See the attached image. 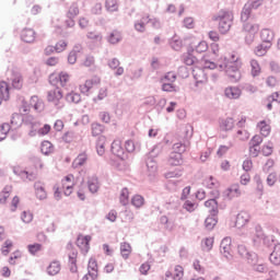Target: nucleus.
<instances>
[{
  "mask_svg": "<svg viewBox=\"0 0 280 280\" xmlns=\"http://www.w3.org/2000/svg\"><path fill=\"white\" fill-rule=\"evenodd\" d=\"M205 69H219V71H225L229 78L232 79V82H240L242 80V59L237 57V55L232 54L230 58H224V62L220 63L219 66L212 61H205Z\"/></svg>",
  "mask_w": 280,
  "mask_h": 280,
  "instance_id": "1",
  "label": "nucleus"
},
{
  "mask_svg": "<svg viewBox=\"0 0 280 280\" xmlns=\"http://www.w3.org/2000/svg\"><path fill=\"white\" fill-rule=\"evenodd\" d=\"M233 12L230 10H220L215 15L212 16V21L219 23L218 28L220 34H229L233 26Z\"/></svg>",
  "mask_w": 280,
  "mask_h": 280,
  "instance_id": "2",
  "label": "nucleus"
},
{
  "mask_svg": "<svg viewBox=\"0 0 280 280\" xmlns=\"http://www.w3.org/2000/svg\"><path fill=\"white\" fill-rule=\"evenodd\" d=\"M264 0H253V1H247L241 12V21L243 23H246L248 19H250V14H253V10H257L262 5Z\"/></svg>",
  "mask_w": 280,
  "mask_h": 280,
  "instance_id": "3",
  "label": "nucleus"
},
{
  "mask_svg": "<svg viewBox=\"0 0 280 280\" xmlns=\"http://www.w3.org/2000/svg\"><path fill=\"white\" fill-rule=\"evenodd\" d=\"M21 116L19 114H15L12 116L11 125L8 122H4L0 127V141H4V139L8 137V132L11 130H16L21 126V124L16 122V119H19Z\"/></svg>",
  "mask_w": 280,
  "mask_h": 280,
  "instance_id": "4",
  "label": "nucleus"
},
{
  "mask_svg": "<svg viewBox=\"0 0 280 280\" xmlns=\"http://www.w3.org/2000/svg\"><path fill=\"white\" fill-rule=\"evenodd\" d=\"M156 150H161V145H155L151 151V155L145 160L148 176H156V172L159 171V164L154 159V152H156Z\"/></svg>",
  "mask_w": 280,
  "mask_h": 280,
  "instance_id": "5",
  "label": "nucleus"
},
{
  "mask_svg": "<svg viewBox=\"0 0 280 280\" xmlns=\"http://www.w3.org/2000/svg\"><path fill=\"white\" fill-rule=\"evenodd\" d=\"M80 14V7L78 5V2H72L69 7L67 13H66V25L68 27H75V19Z\"/></svg>",
  "mask_w": 280,
  "mask_h": 280,
  "instance_id": "6",
  "label": "nucleus"
},
{
  "mask_svg": "<svg viewBox=\"0 0 280 280\" xmlns=\"http://www.w3.org/2000/svg\"><path fill=\"white\" fill-rule=\"evenodd\" d=\"M62 100V91L59 88H55L54 90L48 91L47 101L50 104H54L56 108H62L65 104L60 102Z\"/></svg>",
  "mask_w": 280,
  "mask_h": 280,
  "instance_id": "7",
  "label": "nucleus"
},
{
  "mask_svg": "<svg viewBox=\"0 0 280 280\" xmlns=\"http://www.w3.org/2000/svg\"><path fill=\"white\" fill-rule=\"evenodd\" d=\"M232 244L233 241L230 236H226L221 241L220 253L223 257H225V259H231L233 257V255H231Z\"/></svg>",
  "mask_w": 280,
  "mask_h": 280,
  "instance_id": "8",
  "label": "nucleus"
},
{
  "mask_svg": "<svg viewBox=\"0 0 280 280\" xmlns=\"http://www.w3.org/2000/svg\"><path fill=\"white\" fill-rule=\"evenodd\" d=\"M237 253L243 259L247 260V264H255L257 261V254L254 252H249L245 245L237 246Z\"/></svg>",
  "mask_w": 280,
  "mask_h": 280,
  "instance_id": "9",
  "label": "nucleus"
},
{
  "mask_svg": "<svg viewBox=\"0 0 280 280\" xmlns=\"http://www.w3.org/2000/svg\"><path fill=\"white\" fill-rule=\"evenodd\" d=\"M244 32L248 33L247 36H245V40L248 45L255 40V34L259 32V25L258 24H252V23H245L243 25Z\"/></svg>",
  "mask_w": 280,
  "mask_h": 280,
  "instance_id": "10",
  "label": "nucleus"
},
{
  "mask_svg": "<svg viewBox=\"0 0 280 280\" xmlns=\"http://www.w3.org/2000/svg\"><path fill=\"white\" fill-rule=\"evenodd\" d=\"M112 154L120 159V161H126L128 159V154H126V151L121 145V140H114L112 142Z\"/></svg>",
  "mask_w": 280,
  "mask_h": 280,
  "instance_id": "11",
  "label": "nucleus"
},
{
  "mask_svg": "<svg viewBox=\"0 0 280 280\" xmlns=\"http://www.w3.org/2000/svg\"><path fill=\"white\" fill-rule=\"evenodd\" d=\"M242 190H240V184H232L228 189L223 191L225 200H233V198H240Z\"/></svg>",
  "mask_w": 280,
  "mask_h": 280,
  "instance_id": "12",
  "label": "nucleus"
},
{
  "mask_svg": "<svg viewBox=\"0 0 280 280\" xmlns=\"http://www.w3.org/2000/svg\"><path fill=\"white\" fill-rule=\"evenodd\" d=\"M13 174H15V176H19V178H21L22 180H36L37 175L36 173H30L23 168H21L20 166H13Z\"/></svg>",
  "mask_w": 280,
  "mask_h": 280,
  "instance_id": "13",
  "label": "nucleus"
},
{
  "mask_svg": "<svg viewBox=\"0 0 280 280\" xmlns=\"http://www.w3.org/2000/svg\"><path fill=\"white\" fill-rule=\"evenodd\" d=\"M20 38L21 40H23V43H27V44L35 43L36 31H34V28L25 27L21 31Z\"/></svg>",
  "mask_w": 280,
  "mask_h": 280,
  "instance_id": "14",
  "label": "nucleus"
},
{
  "mask_svg": "<svg viewBox=\"0 0 280 280\" xmlns=\"http://www.w3.org/2000/svg\"><path fill=\"white\" fill-rule=\"evenodd\" d=\"M50 84H60V86H67V82H69V74L67 72H61L58 75L51 74L49 77Z\"/></svg>",
  "mask_w": 280,
  "mask_h": 280,
  "instance_id": "15",
  "label": "nucleus"
},
{
  "mask_svg": "<svg viewBox=\"0 0 280 280\" xmlns=\"http://www.w3.org/2000/svg\"><path fill=\"white\" fill-rule=\"evenodd\" d=\"M183 277H185V271L180 265L175 266L173 273L172 271H166L165 273V280H180Z\"/></svg>",
  "mask_w": 280,
  "mask_h": 280,
  "instance_id": "16",
  "label": "nucleus"
},
{
  "mask_svg": "<svg viewBox=\"0 0 280 280\" xmlns=\"http://www.w3.org/2000/svg\"><path fill=\"white\" fill-rule=\"evenodd\" d=\"M119 65H121V62L117 58H112L107 61V66L112 71H115L114 75L117 78H119V75H124V67H120Z\"/></svg>",
  "mask_w": 280,
  "mask_h": 280,
  "instance_id": "17",
  "label": "nucleus"
},
{
  "mask_svg": "<svg viewBox=\"0 0 280 280\" xmlns=\"http://www.w3.org/2000/svg\"><path fill=\"white\" fill-rule=\"evenodd\" d=\"M247 222H250V214L246 211H241L236 215L235 226L236 229H244Z\"/></svg>",
  "mask_w": 280,
  "mask_h": 280,
  "instance_id": "18",
  "label": "nucleus"
},
{
  "mask_svg": "<svg viewBox=\"0 0 280 280\" xmlns=\"http://www.w3.org/2000/svg\"><path fill=\"white\" fill-rule=\"evenodd\" d=\"M89 242H91V236L80 234L77 238V246L82 250V253H89Z\"/></svg>",
  "mask_w": 280,
  "mask_h": 280,
  "instance_id": "19",
  "label": "nucleus"
},
{
  "mask_svg": "<svg viewBox=\"0 0 280 280\" xmlns=\"http://www.w3.org/2000/svg\"><path fill=\"white\" fill-rule=\"evenodd\" d=\"M224 95L228 100H240L242 97V90L237 86H230L224 90Z\"/></svg>",
  "mask_w": 280,
  "mask_h": 280,
  "instance_id": "20",
  "label": "nucleus"
},
{
  "mask_svg": "<svg viewBox=\"0 0 280 280\" xmlns=\"http://www.w3.org/2000/svg\"><path fill=\"white\" fill-rule=\"evenodd\" d=\"M88 189L90 194H97L100 191V178L96 175L88 178Z\"/></svg>",
  "mask_w": 280,
  "mask_h": 280,
  "instance_id": "21",
  "label": "nucleus"
},
{
  "mask_svg": "<svg viewBox=\"0 0 280 280\" xmlns=\"http://www.w3.org/2000/svg\"><path fill=\"white\" fill-rule=\"evenodd\" d=\"M60 270H62V265L60 261L54 260L48 265L46 272L49 277H56V275L60 273Z\"/></svg>",
  "mask_w": 280,
  "mask_h": 280,
  "instance_id": "22",
  "label": "nucleus"
},
{
  "mask_svg": "<svg viewBox=\"0 0 280 280\" xmlns=\"http://www.w3.org/2000/svg\"><path fill=\"white\" fill-rule=\"evenodd\" d=\"M11 85L16 91H21L23 89V75L20 72H13L11 75Z\"/></svg>",
  "mask_w": 280,
  "mask_h": 280,
  "instance_id": "23",
  "label": "nucleus"
},
{
  "mask_svg": "<svg viewBox=\"0 0 280 280\" xmlns=\"http://www.w3.org/2000/svg\"><path fill=\"white\" fill-rule=\"evenodd\" d=\"M269 261H271L273 266H280V243L273 244V250L269 256Z\"/></svg>",
  "mask_w": 280,
  "mask_h": 280,
  "instance_id": "24",
  "label": "nucleus"
},
{
  "mask_svg": "<svg viewBox=\"0 0 280 280\" xmlns=\"http://www.w3.org/2000/svg\"><path fill=\"white\" fill-rule=\"evenodd\" d=\"M167 164L171 167H178V165H183V154L171 152Z\"/></svg>",
  "mask_w": 280,
  "mask_h": 280,
  "instance_id": "25",
  "label": "nucleus"
},
{
  "mask_svg": "<svg viewBox=\"0 0 280 280\" xmlns=\"http://www.w3.org/2000/svg\"><path fill=\"white\" fill-rule=\"evenodd\" d=\"M34 189L37 200H47V191L45 190V186H43V183L36 182L34 184Z\"/></svg>",
  "mask_w": 280,
  "mask_h": 280,
  "instance_id": "26",
  "label": "nucleus"
},
{
  "mask_svg": "<svg viewBox=\"0 0 280 280\" xmlns=\"http://www.w3.org/2000/svg\"><path fill=\"white\" fill-rule=\"evenodd\" d=\"M68 259L70 264V272H78V250L72 249L68 254Z\"/></svg>",
  "mask_w": 280,
  "mask_h": 280,
  "instance_id": "27",
  "label": "nucleus"
},
{
  "mask_svg": "<svg viewBox=\"0 0 280 280\" xmlns=\"http://www.w3.org/2000/svg\"><path fill=\"white\" fill-rule=\"evenodd\" d=\"M260 38L262 43H268L272 45V40H275V31L270 28H262L260 32Z\"/></svg>",
  "mask_w": 280,
  "mask_h": 280,
  "instance_id": "28",
  "label": "nucleus"
},
{
  "mask_svg": "<svg viewBox=\"0 0 280 280\" xmlns=\"http://www.w3.org/2000/svg\"><path fill=\"white\" fill-rule=\"evenodd\" d=\"M219 126L223 132H229V130H233L235 127V121L231 117L223 118L219 121Z\"/></svg>",
  "mask_w": 280,
  "mask_h": 280,
  "instance_id": "29",
  "label": "nucleus"
},
{
  "mask_svg": "<svg viewBox=\"0 0 280 280\" xmlns=\"http://www.w3.org/2000/svg\"><path fill=\"white\" fill-rule=\"evenodd\" d=\"M258 130H260L261 137H270V132L272 131V128L270 127V124L266 122V120H260L257 124Z\"/></svg>",
  "mask_w": 280,
  "mask_h": 280,
  "instance_id": "30",
  "label": "nucleus"
},
{
  "mask_svg": "<svg viewBox=\"0 0 280 280\" xmlns=\"http://www.w3.org/2000/svg\"><path fill=\"white\" fill-rule=\"evenodd\" d=\"M0 97H2L4 102L10 100V85L5 81H0Z\"/></svg>",
  "mask_w": 280,
  "mask_h": 280,
  "instance_id": "31",
  "label": "nucleus"
},
{
  "mask_svg": "<svg viewBox=\"0 0 280 280\" xmlns=\"http://www.w3.org/2000/svg\"><path fill=\"white\" fill-rule=\"evenodd\" d=\"M205 207H207V209H210V215H218V213H220V211L218 210V200L215 199H208L205 202Z\"/></svg>",
  "mask_w": 280,
  "mask_h": 280,
  "instance_id": "32",
  "label": "nucleus"
},
{
  "mask_svg": "<svg viewBox=\"0 0 280 280\" xmlns=\"http://www.w3.org/2000/svg\"><path fill=\"white\" fill-rule=\"evenodd\" d=\"M122 39L124 36L121 35V32L117 30L113 31L107 37V40L110 45H117L118 43H121Z\"/></svg>",
  "mask_w": 280,
  "mask_h": 280,
  "instance_id": "33",
  "label": "nucleus"
},
{
  "mask_svg": "<svg viewBox=\"0 0 280 280\" xmlns=\"http://www.w3.org/2000/svg\"><path fill=\"white\" fill-rule=\"evenodd\" d=\"M89 161V155L86 153H80L72 162V167H82Z\"/></svg>",
  "mask_w": 280,
  "mask_h": 280,
  "instance_id": "34",
  "label": "nucleus"
},
{
  "mask_svg": "<svg viewBox=\"0 0 280 280\" xmlns=\"http://www.w3.org/2000/svg\"><path fill=\"white\" fill-rule=\"evenodd\" d=\"M272 47V44H268L267 42H262L261 44H259L256 49H255V54L256 56H266V54L268 52V49H270Z\"/></svg>",
  "mask_w": 280,
  "mask_h": 280,
  "instance_id": "35",
  "label": "nucleus"
},
{
  "mask_svg": "<svg viewBox=\"0 0 280 280\" xmlns=\"http://www.w3.org/2000/svg\"><path fill=\"white\" fill-rule=\"evenodd\" d=\"M119 202L122 207H127L130 203V191L127 187L122 188L119 196Z\"/></svg>",
  "mask_w": 280,
  "mask_h": 280,
  "instance_id": "36",
  "label": "nucleus"
},
{
  "mask_svg": "<svg viewBox=\"0 0 280 280\" xmlns=\"http://www.w3.org/2000/svg\"><path fill=\"white\" fill-rule=\"evenodd\" d=\"M10 194H12V186H4L2 191L0 192V205H5V202H8Z\"/></svg>",
  "mask_w": 280,
  "mask_h": 280,
  "instance_id": "37",
  "label": "nucleus"
},
{
  "mask_svg": "<svg viewBox=\"0 0 280 280\" xmlns=\"http://www.w3.org/2000/svg\"><path fill=\"white\" fill-rule=\"evenodd\" d=\"M192 75L197 84H202L206 80L205 70H202L201 68H194Z\"/></svg>",
  "mask_w": 280,
  "mask_h": 280,
  "instance_id": "38",
  "label": "nucleus"
},
{
  "mask_svg": "<svg viewBox=\"0 0 280 280\" xmlns=\"http://www.w3.org/2000/svg\"><path fill=\"white\" fill-rule=\"evenodd\" d=\"M183 60L184 63L187 65V67H191L192 65H196V62H198V58L194 56V51H191L190 48L188 49V52L183 56Z\"/></svg>",
  "mask_w": 280,
  "mask_h": 280,
  "instance_id": "39",
  "label": "nucleus"
},
{
  "mask_svg": "<svg viewBox=\"0 0 280 280\" xmlns=\"http://www.w3.org/2000/svg\"><path fill=\"white\" fill-rule=\"evenodd\" d=\"M66 101L69 104H80L82 102V96L78 92H70L66 95Z\"/></svg>",
  "mask_w": 280,
  "mask_h": 280,
  "instance_id": "40",
  "label": "nucleus"
},
{
  "mask_svg": "<svg viewBox=\"0 0 280 280\" xmlns=\"http://www.w3.org/2000/svg\"><path fill=\"white\" fill-rule=\"evenodd\" d=\"M130 253H132V246L129 243H120V255L122 259H128L130 257Z\"/></svg>",
  "mask_w": 280,
  "mask_h": 280,
  "instance_id": "41",
  "label": "nucleus"
},
{
  "mask_svg": "<svg viewBox=\"0 0 280 280\" xmlns=\"http://www.w3.org/2000/svg\"><path fill=\"white\" fill-rule=\"evenodd\" d=\"M42 153L45 154V156H49L54 152V144L50 141H43L40 145Z\"/></svg>",
  "mask_w": 280,
  "mask_h": 280,
  "instance_id": "42",
  "label": "nucleus"
},
{
  "mask_svg": "<svg viewBox=\"0 0 280 280\" xmlns=\"http://www.w3.org/2000/svg\"><path fill=\"white\" fill-rule=\"evenodd\" d=\"M215 224H218V215H211L206 218L205 220V226L208 231H213L215 228Z\"/></svg>",
  "mask_w": 280,
  "mask_h": 280,
  "instance_id": "43",
  "label": "nucleus"
},
{
  "mask_svg": "<svg viewBox=\"0 0 280 280\" xmlns=\"http://www.w3.org/2000/svg\"><path fill=\"white\" fill-rule=\"evenodd\" d=\"M207 49H209V45L205 40L199 42L198 45H196L195 47L194 46L190 47V50L192 52L196 51V54H205Z\"/></svg>",
  "mask_w": 280,
  "mask_h": 280,
  "instance_id": "44",
  "label": "nucleus"
},
{
  "mask_svg": "<svg viewBox=\"0 0 280 280\" xmlns=\"http://www.w3.org/2000/svg\"><path fill=\"white\" fill-rule=\"evenodd\" d=\"M23 121L30 128H34V127L40 128V122L36 118H34V116L32 115L25 116L23 118Z\"/></svg>",
  "mask_w": 280,
  "mask_h": 280,
  "instance_id": "45",
  "label": "nucleus"
},
{
  "mask_svg": "<svg viewBox=\"0 0 280 280\" xmlns=\"http://www.w3.org/2000/svg\"><path fill=\"white\" fill-rule=\"evenodd\" d=\"M105 8L107 12H110V13L119 12V3L117 2V0H106Z\"/></svg>",
  "mask_w": 280,
  "mask_h": 280,
  "instance_id": "46",
  "label": "nucleus"
},
{
  "mask_svg": "<svg viewBox=\"0 0 280 280\" xmlns=\"http://www.w3.org/2000/svg\"><path fill=\"white\" fill-rule=\"evenodd\" d=\"M142 20L147 21V23H150L154 30H161L162 27L161 20H159L158 18H150V15H147L143 16Z\"/></svg>",
  "mask_w": 280,
  "mask_h": 280,
  "instance_id": "47",
  "label": "nucleus"
},
{
  "mask_svg": "<svg viewBox=\"0 0 280 280\" xmlns=\"http://www.w3.org/2000/svg\"><path fill=\"white\" fill-rule=\"evenodd\" d=\"M131 205L136 207V209H141V207L145 205V198H143L141 195H135L131 198Z\"/></svg>",
  "mask_w": 280,
  "mask_h": 280,
  "instance_id": "48",
  "label": "nucleus"
},
{
  "mask_svg": "<svg viewBox=\"0 0 280 280\" xmlns=\"http://www.w3.org/2000/svg\"><path fill=\"white\" fill-rule=\"evenodd\" d=\"M170 46L175 51H180V49L183 48V40H180L178 36H173L172 39L170 40Z\"/></svg>",
  "mask_w": 280,
  "mask_h": 280,
  "instance_id": "49",
  "label": "nucleus"
},
{
  "mask_svg": "<svg viewBox=\"0 0 280 280\" xmlns=\"http://www.w3.org/2000/svg\"><path fill=\"white\" fill-rule=\"evenodd\" d=\"M106 141L105 137H100L97 142H96V152L98 156H104L106 149L104 148V143Z\"/></svg>",
  "mask_w": 280,
  "mask_h": 280,
  "instance_id": "50",
  "label": "nucleus"
},
{
  "mask_svg": "<svg viewBox=\"0 0 280 280\" xmlns=\"http://www.w3.org/2000/svg\"><path fill=\"white\" fill-rule=\"evenodd\" d=\"M250 67H252V75L253 78H257L259 73H261V67L259 66V61L252 59L250 60Z\"/></svg>",
  "mask_w": 280,
  "mask_h": 280,
  "instance_id": "51",
  "label": "nucleus"
},
{
  "mask_svg": "<svg viewBox=\"0 0 280 280\" xmlns=\"http://www.w3.org/2000/svg\"><path fill=\"white\" fill-rule=\"evenodd\" d=\"M162 91H164V93H177L178 86H176L174 83H167L164 81L162 83Z\"/></svg>",
  "mask_w": 280,
  "mask_h": 280,
  "instance_id": "52",
  "label": "nucleus"
},
{
  "mask_svg": "<svg viewBox=\"0 0 280 280\" xmlns=\"http://www.w3.org/2000/svg\"><path fill=\"white\" fill-rule=\"evenodd\" d=\"M260 229L261 228H256L258 240H262L264 244H266V246H270V242H275V240H272V237H270V236L264 235V232H261Z\"/></svg>",
  "mask_w": 280,
  "mask_h": 280,
  "instance_id": "53",
  "label": "nucleus"
},
{
  "mask_svg": "<svg viewBox=\"0 0 280 280\" xmlns=\"http://www.w3.org/2000/svg\"><path fill=\"white\" fill-rule=\"evenodd\" d=\"M183 209L188 211V213H194L198 209V203L191 201V200H186L183 205Z\"/></svg>",
  "mask_w": 280,
  "mask_h": 280,
  "instance_id": "54",
  "label": "nucleus"
},
{
  "mask_svg": "<svg viewBox=\"0 0 280 280\" xmlns=\"http://www.w3.org/2000/svg\"><path fill=\"white\" fill-rule=\"evenodd\" d=\"M88 272L98 275L97 260L95 258H90L88 264Z\"/></svg>",
  "mask_w": 280,
  "mask_h": 280,
  "instance_id": "55",
  "label": "nucleus"
},
{
  "mask_svg": "<svg viewBox=\"0 0 280 280\" xmlns=\"http://www.w3.org/2000/svg\"><path fill=\"white\" fill-rule=\"evenodd\" d=\"M259 261V257L257 256V260L255 261V264H249L250 266H253V270H255V272H268V267L264 264H258Z\"/></svg>",
  "mask_w": 280,
  "mask_h": 280,
  "instance_id": "56",
  "label": "nucleus"
},
{
  "mask_svg": "<svg viewBox=\"0 0 280 280\" xmlns=\"http://www.w3.org/2000/svg\"><path fill=\"white\" fill-rule=\"evenodd\" d=\"M104 132V127L102 124L93 122L92 124V137H100Z\"/></svg>",
  "mask_w": 280,
  "mask_h": 280,
  "instance_id": "57",
  "label": "nucleus"
},
{
  "mask_svg": "<svg viewBox=\"0 0 280 280\" xmlns=\"http://www.w3.org/2000/svg\"><path fill=\"white\" fill-rule=\"evenodd\" d=\"M145 25H148V21L143 20V18L140 21H136L135 22L136 32L143 34V32H145Z\"/></svg>",
  "mask_w": 280,
  "mask_h": 280,
  "instance_id": "58",
  "label": "nucleus"
},
{
  "mask_svg": "<svg viewBox=\"0 0 280 280\" xmlns=\"http://www.w3.org/2000/svg\"><path fill=\"white\" fill-rule=\"evenodd\" d=\"M203 185L205 187H207L208 189H213V187H218V179L213 176H210L209 178H206L203 180Z\"/></svg>",
  "mask_w": 280,
  "mask_h": 280,
  "instance_id": "59",
  "label": "nucleus"
},
{
  "mask_svg": "<svg viewBox=\"0 0 280 280\" xmlns=\"http://www.w3.org/2000/svg\"><path fill=\"white\" fill-rule=\"evenodd\" d=\"M13 246V243L12 241L10 240H7L4 242V245L1 247V254L4 256V257H8V255H10V248H12Z\"/></svg>",
  "mask_w": 280,
  "mask_h": 280,
  "instance_id": "60",
  "label": "nucleus"
},
{
  "mask_svg": "<svg viewBox=\"0 0 280 280\" xmlns=\"http://www.w3.org/2000/svg\"><path fill=\"white\" fill-rule=\"evenodd\" d=\"M173 150L174 153L183 154L187 150V145L183 142H176L173 144Z\"/></svg>",
  "mask_w": 280,
  "mask_h": 280,
  "instance_id": "61",
  "label": "nucleus"
},
{
  "mask_svg": "<svg viewBox=\"0 0 280 280\" xmlns=\"http://www.w3.org/2000/svg\"><path fill=\"white\" fill-rule=\"evenodd\" d=\"M261 143H264V138L259 135H255L249 141V145H253L254 148H259Z\"/></svg>",
  "mask_w": 280,
  "mask_h": 280,
  "instance_id": "62",
  "label": "nucleus"
},
{
  "mask_svg": "<svg viewBox=\"0 0 280 280\" xmlns=\"http://www.w3.org/2000/svg\"><path fill=\"white\" fill-rule=\"evenodd\" d=\"M273 148L275 147L272 145V142H268L267 144H265L261 149L262 155L270 156L272 154Z\"/></svg>",
  "mask_w": 280,
  "mask_h": 280,
  "instance_id": "63",
  "label": "nucleus"
},
{
  "mask_svg": "<svg viewBox=\"0 0 280 280\" xmlns=\"http://www.w3.org/2000/svg\"><path fill=\"white\" fill-rule=\"evenodd\" d=\"M162 82H167L171 84H174L176 82V73L175 72H167L164 78L162 79Z\"/></svg>",
  "mask_w": 280,
  "mask_h": 280,
  "instance_id": "64",
  "label": "nucleus"
}]
</instances>
